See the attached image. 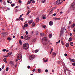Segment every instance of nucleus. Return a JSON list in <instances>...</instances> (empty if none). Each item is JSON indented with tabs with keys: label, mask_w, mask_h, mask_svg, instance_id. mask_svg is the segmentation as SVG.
I'll list each match as a JSON object with an SVG mask.
<instances>
[{
	"label": "nucleus",
	"mask_w": 75,
	"mask_h": 75,
	"mask_svg": "<svg viewBox=\"0 0 75 75\" xmlns=\"http://www.w3.org/2000/svg\"><path fill=\"white\" fill-rule=\"evenodd\" d=\"M49 24L50 25H52L53 24V22H52V21H50L49 23Z\"/></svg>",
	"instance_id": "obj_14"
},
{
	"label": "nucleus",
	"mask_w": 75,
	"mask_h": 75,
	"mask_svg": "<svg viewBox=\"0 0 75 75\" xmlns=\"http://www.w3.org/2000/svg\"><path fill=\"white\" fill-rule=\"evenodd\" d=\"M32 3L33 4H34V3H35V1L34 0H33L32 1Z\"/></svg>",
	"instance_id": "obj_41"
},
{
	"label": "nucleus",
	"mask_w": 75,
	"mask_h": 75,
	"mask_svg": "<svg viewBox=\"0 0 75 75\" xmlns=\"http://www.w3.org/2000/svg\"><path fill=\"white\" fill-rule=\"evenodd\" d=\"M4 62H5L6 63H7V59H6V58H4Z\"/></svg>",
	"instance_id": "obj_19"
},
{
	"label": "nucleus",
	"mask_w": 75,
	"mask_h": 75,
	"mask_svg": "<svg viewBox=\"0 0 75 75\" xmlns=\"http://www.w3.org/2000/svg\"><path fill=\"white\" fill-rule=\"evenodd\" d=\"M30 68V66H28V69H29V68Z\"/></svg>",
	"instance_id": "obj_61"
},
{
	"label": "nucleus",
	"mask_w": 75,
	"mask_h": 75,
	"mask_svg": "<svg viewBox=\"0 0 75 75\" xmlns=\"http://www.w3.org/2000/svg\"><path fill=\"white\" fill-rule=\"evenodd\" d=\"M60 41H61V40H59L58 42H56L57 44H58V43H59V42H60Z\"/></svg>",
	"instance_id": "obj_38"
},
{
	"label": "nucleus",
	"mask_w": 75,
	"mask_h": 75,
	"mask_svg": "<svg viewBox=\"0 0 75 75\" xmlns=\"http://www.w3.org/2000/svg\"><path fill=\"white\" fill-rule=\"evenodd\" d=\"M72 38H69V41H72Z\"/></svg>",
	"instance_id": "obj_25"
},
{
	"label": "nucleus",
	"mask_w": 75,
	"mask_h": 75,
	"mask_svg": "<svg viewBox=\"0 0 75 75\" xmlns=\"http://www.w3.org/2000/svg\"><path fill=\"white\" fill-rule=\"evenodd\" d=\"M70 44L71 46H73L74 45V44H73V42H71L70 43Z\"/></svg>",
	"instance_id": "obj_33"
},
{
	"label": "nucleus",
	"mask_w": 75,
	"mask_h": 75,
	"mask_svg": "<svg viewBox=\"0 0 75 75\" xmlns=\"http://www.w3.org/2000/svg\"><path fill=\"white\" fill-rule=\"evenodd\" d=\"M40 35L41 36H44V33H41L40 34Z\"/></svg>",
	"instance_id": "obj_27"
},
{
	"label": "nucleus",
	"mask_w": 75,
	"mask_h": 75,
	"mask_svg": "<svg viewBox=\"0 0 75 75\" xmlns=\"http://www.w3.org/2000/svg\"><path fill=\"white\" fill-rule=\"evenodd\" d=\"M44 62H48V59H47L46 60H45Z\"/></svg>",
	"instance_id": "obj_31"
},
{
	"label": "nucleus",
	"mask_w": 75,
	"mask_h": 75,
	"mask_svg": "<svg viewBox=\"0 0 75 75\" xmlns=\"http://www.w3.org/2000/svg\"><path fill=\"white\" fill-rule=\"evenodd\" d=\"M10 64L11 65V66H13L14 65V63H13V62H10Z\"/></svg>",
	"instance_id": "obj_12"
},
{
	"label": "nucleus",
	"mask_w": 75,
	"mask_h": 75,
	"mask_svg": "<svg viewBox=\"0 0 75 75\" xmlns=\"http://www.w3.org/2000/svg\"><path fill=\"white\" fill-rule=\"evenodd\" d=\"M8 57V56L7 55H4V57H5V58H7V57Z\"/></svg>",
	"instance_id": "obj_24"
},
{
	"label": "nucleus",
	"mask_w": 75,
	"mask_h": 75,
	"mask_svg": "<svg viewBox=\"0 0 75 75\" xmlns=\"http://www.w3.org/2000/svg\"><path fill=\"white\" fill-rule=\"evenodd\" d=\"M28 48H29V44L28 43H25L23 45V48L24 50H27Z\"/></svg>",
	"instance_id": "obj_1"
},
{
	"label": "nucleus",
	"mask_w": 75,
	"mask_h": 75,
	"mask_svg": "<svg viewBox=\"0 0 75 75\" xmlns=\"http://www.w3.org/2000/svg\"><path fill=\"white\" fill-rule=\"evenodd\" d=\"M36 21H40V19L39 18H38L36 19Z\"/></svg>",
	"instance_id": "obj_20"
},
{
	"label": "nucleus",
	"mask_w": 75,
	"mask_h": 75,
	"mask_svg": "<svg viewBox=\"0 0 75 75\" xmlns=\"http://www.w3.org/2000/svg\"><path fill=\"white\" fill-rule=\"evenodd\" d=\"M71 28H74V26H73V25H72L71 26Z\"/></svg>",
	"instance_id": "obj_59"
},
{
	"label": "nucleus",
	"mask_w": 75,
	"mask_h": 75,
	"mask_svg": "<svg viewBox=\"0 0 75 75\" xmlns=\"http://www.w3.org/2000/svg\"><path fill=\"white\" fill-rule=\"evenodd\" d=\"M47 37L44 38L42 39V41L44 44H47L48 43V40H47Z\"/></svg>",
	"instance_id": "obj_2"
},
{
	"label": "nucleus",
	"mask_w": 75,
	"mask_h": 75,
	"mask_svg": "<svg viewBox=\"0 0 75 75\" xmlns=\"http://www.w3.org/2000/svg\"><path fill=\"white\" fill-rule=\"evenodd\" d=\"M66 46L67 47H69V43H67L66 44Z\"/></svg>",
	"instance_id": "obj_23"
},
{
	"label": "nucleus",
	"mask_w": 75,
	"mask_h": 75,
	"mask_svg": "<svg viewBox=\"0 0 75 75\" xmlns=\"http://www.w3.org/2000/svg\"><path fill=\"white\" fill-rule=\"evenodd\" d=\"M20 20H21L22 21H23V18H20Z\"/></svg>",
	"instance_id": "obj_49"
},
{
	"label": "nucleus",
	"mask_w": 75,
	"mask_h": 75,
	"mask_svg": "<svg viewBox=\"0 0 75 75\" xmlns=\"http://www.w3.org/2000/svg\"><path fill=\"white\" fill-rule=\"evenodd\" d=\"M14 6H15V4H11V6L12 7H14Z\"/></svg>",
	"instance_id": "obj_37"
},
{
	"label": "nucleus",
	"mask_w": 75,
	"mask_h": 75,
	"mask_svg": "<svg viewBox=\"0 0 75 75\" xmlns=\"http://www.w3.org/2000/svg\"><path fill=\"white\" fill-rule=\"evenodd\" d=\"M18 2L19 3H20V4H21V1L20 0H19Z\"/></svg>",
	"instance_id": "obj_42"
},
{
	"label": "nucleus",
	"mask_w": 75,
	"mask_h": 75,
	"mask_svg": "<svg viewBox=\"0 0 75 75\" xmlns=\"http://www.w3.org/2000/svg\"><path fill=\"white\" fill-rule=\"evenodd\" d=\"M67 71H68L69 72H71V70L68 69V68H67L65 66H64V73H65V74H66V72H67V71H66V70Z\"/></svg>",
	"instance_id": "obj_4"
},
{
	"label": "nucleus",
	"mask_w": 75,
	"mask_h": 75,
	"mask_svg": "<svg viewBox=\"0 0 75 75\" xmlns=\"http://www.w3.org/2000/svg\"><path fill=\"white\" fill-rule=\"evenodd\" d=\"M67 55H68V54H64V56H65V57H67Z\"/></svg>",
	"instance_id": "obj_48"
},
{
	"label": "nucleus",
	"mask_w": 75,
	"mask_h": 75,
	"mask_svg": "<svg viewBox=\"0 0 75 75\" xmlns=\"http://www.w3.org/2000/svg\"><path fill=\"white\" fill-rule=\"evenodd\" d=\"M4 35H7V33H4Z\"/></svg>",
	"instance_id": "obj_39"
},
{
	"label": "nucleus",
	"mask_w": 75,
	"mask_h": 75,
	"mask_svg": "<svg viewBox=\"0 0 75 75\" xmlns=\"http://www.w3.org/2000/svg\"><path fill=\"white\" fill-rule=\"evenodd\" d=\"M34 58H35V56H34V55H32L30 57V60H31V59H33Z\"/></svg>",
	"instance_id": "obj_7"
},
{
	"label": "nucleus",
	"mask_w": 75,
	"mask_h": 75,
	"mask_svg": "<svg viewBox=\"0 0 75 75\" xmlns=\"http://www.w3.org/2000/svg\"><path fill=\"white\" fill-rule=\"evenodd\" d=\"M4 5H6V2H4Z\"/></svg>",
	"instance_id": "obj_53"
},
{
	"label": "nucleus",
	"mask_w": 75,
	"mask_h": 75,
	"mask_svg": "<svg viewBox=\"0 0 75 75\" xmlns=\"http://www.w3.org/2000/svg\"><path fill=\"white\" fill-rule=\"evenodd\" d=\"M18 10H17V9H15V12H17V11H18Z\"/></svg>",
	"instance_id": "obj_57"
},
{
	"label": "nucleus",
	"mask_w": 75,
	"mask_h": 75,
	"mask_svg": "<svg viewBox=\"0 0 75 75\" xmlns=\"http://www.w3.org/2000/svg\"><path fill=\"white\" fill-rule=\"evenodd\" d=\"M45 18H46L44 16V17H43V19H45Z\"/></svg>",
	"instance_id": "obj_55"
},
{
	"label": "nucleus",
	"mask_w": 75,
	"mask_h": 75,
	"mask_svg": "<svg viewBox=\"0 0 75 75\" xmlns=\"http://www.w3.org/2000/svg\"><path fill=\"white\" fill-rule=\"evenodd\" d=\"M6 51V49H4L3 50V51L4 52H5Z\"/></svg>",
	"instance_id": "obj_51"
},
{
	"label": "nucleus",
	"mask_w": 75,
	"mask_h": 75,
	"mask_svg": "<svg viewBox=\"0 0 75 75\" xmlns=\"http://www.w3.org/2000/svg\"><path fill=\"white\" fill-rule=\"evenodd\" d=\"M8 67H6V71H8Z\"/></svg>",
	"instance_id": "obj_40"
},
{
	"label": "nucleus",
	"mask_w": 75,
	"mask_h": 75,
	"mask_svg": "<svg viewBox=\"0 0 75 75\" xmlns=\"http://www.w3.org/2000/svg\"><path fill=\"white\" fill-rule=\"evenodd\" d=\"M61 18H54V20H55V21H56L57 20H60Z\"/></svg>",
	"instance_id": "obj_10"
},
{
	"label": "nucleus",
	"mask_w": 75,
	"mask_h": 75,
	"mask_svg": "<svg viewBox=\"0 0 75 75\" xmlns=\"http://www.w3.org/2000/svg\"><path fill=\"white\" fill-rule=\"evenodd\" d=\"M27 8L28 9H29V10H30V7H29V6H27Z\"/></svg>",
	"instance_id": "obj_58"
},
{
	"label": "nucleus",
	"mask_w": 75,
	"mask_h": 75,
	"mask_svg": "<svg viewBox=\"0 0 75 75\" xmlns=\"http://www.w3.org/2000/svg\"><path fill=\"white\" fill-rule=\"evenodd\" d=\"M33 72H35V69H34L32 71Z\"/></svg>",
	"instance_id": "obj_47"
},
{
	"label": "nucleus",
	"mask_w": 75,
	"mask_h": 75,
	"mask_svg": "<svg viewBox=\"0 0 75 75\" xmlns=\"http://www.w3.org/2000/svg\"><path fill=\"white\" fill-rule=\"evenodd\" d=\"M7 3H10V2L8 0L7 1Z\"/></svg>",
	"instance_id": "obj_63"
},
{
	"label": "nucleus",
	"mask_w": 75,
	"mask_h": 75,
	"mask_svg": "<svg viewBox=\"0 0 75 75\" xmlns=\"http://www.w3.org/2000/svg\"><path fill=\"white\" fill-rule=\"evenodd\" d=\"M53 50V49H51V50L50 52V54H51V53L52 52V50Z\"/></svg>",
	"instance_id": "obj_52"
},
{
	"label": "nucleus",
	"mask_w": 75,
	"mask_h": 75,
	"mask_svg": "<svg viewBox=\"0 0 75 75\" xmlns=\"http://www.w3.org/2000/svg\"><path fill=\"white\" fill-rule=\"evenodd\" d=\"M71 23H72V21H69V25H70V24H71Z\"/></svg>",
	"instance_id": "obj_34"
},
{
	"label": "nucleus",
	"mask_w": 75,
	"mask_h": 75,
	"mask_svg": "<svg viewBox=\"0 0 75 75\" xmlns=\"http://www.w3.org/2000/svg\"><path fill=\"white\" fill-rule=\"evenodd\" d=\"M69 59V60H70V61H71V62H75V60H74V59H72L71 58H70Z\"/></svg>",
	"instance_id": "obj_13"
},
{
	"label": "nucleus",
	"mask_w": 75,
	"mask_h": 75,
	"mask_svg": "<svg viewBox=\"0 0 75 75\" xmlns=\"http://www.w3.org/2000/svg\"><path fill=\"white\" fill-rule=\"evenodd\" d=\"M42 27L43 28H45V27H46V26L43 25V26H42Z\"/></svg>",
	"instance_id": "obj_43"
},
{
	"label": "nucleus",
	"mask_w": 75,
	"mask_h": 75,
	"mask_svg": "<svg viewBox=\"0 0 75 75\" xmlns=\"http://www.w3.org/2000/svg\"><path fill=\"white\" fill-rule=\"evenodd\" d=\"M63 2V0H58L56 1L57 4H60Z\"/></svg>",
	"instance_id": "obj_5"
},
{
	"label": "nucleus",
	"mask_w": 75,
	"mask_h": 75,
	"mask_svg": "<svg viewBox=\"0 0 75 75\" xmlns=\"http://www.w3.org/2000/svg\"><path fill=\"white\" fill-rule=\"evenodd\" d=\"M19 42L21 45H22V42H21V40H20L19 41Z\"/></svg>",
	"instance_id": "obj_26"
},
{
	"label": "nucleus",
	"mask_w": 75,
	"mask_h": 75,
	"mask_svg": "<svg viewBox=\"0 0 75 75\" xmlns=\"http://www.w3.org/2000/svg\"><path fill=\"white\" fill-rule=\"evenodd\" d=\"M12 54V52H10L8 54V55L9 56V55H11Z\"/></svg>",
	"instance_id": "obj_22"
},
{
	"label": "nucleus",
	"mask_w": 75,
	"mask_h": 75,
	"mask_svg": "<svg viewBox=\"0 0 75 75\" xmlns=\"http://www.w3.org/2000/svg\"><path fill=\"white\" fill-rule=\"evenodd\" d=\"M49 38H51L52 37V35L50 34L49 35Z\"/></svg>",
	"instance_id": "obj_28"
},
{
	"label": "nucleus",
	"mask_w": 75,
	"mask_h": 75,
	"mask_svg": "<svg viewBox=\"0 0 75 75\" xmlns=\"http://www.w3.org/2000/svg\"><path fill=\"white\" fill-rule=\"evenodd\" d=\"M53 16H56V14L54 13L53 14Z\"/></svg>",
	"instance_id": "obj_60"
},
{
	"label": "nucleus",
	"mask_w": 75,
	"mask_h": 75,
	"mask_svg": "<svg viewBox=\"0 0 75 75\" xmlns=\"http://www.w3.org/2000/svg\"><path fill=\"white\" fill-rule=\"evenodd\" d=\"M48 70L47 69H46L45 70V72H48Z\"/></svg>",
	"instance_id": "obj_50"
},
{
	"label": "nucleus",
	"mask_w": 75,
	"mask_h": 75,
	"mask_svg": "<svg viewBox=\"0 0 75 75\" xmlns=\"http://www.w3.org/2000/svg\"><path fill=\"white\" fill-rule=\"evenodd\" d=\"M33 0H30V1H28L27 4H29L31 3V1H32Z\"/></svg>",
	"instance_id": "obj_18"
},
{
	"label": "nucleus",
	"mask_w": 75,
	"mask_h": 75,
	"mask_svg": "<svg viewBox=\"0 0 75 75\" xmlns=\"http://www.w3.org/2000/svg\"><path fill=\"white\" fill-rule=\"evenodd\" d=\"M74 27L75 26V25L74 23L73 24V25H72Z\"/></svg>",
	"instance_id": "obj_56"
},
{
	"label": "nucleus",
	"mask_w": 75,
	"mask_h": 75,
	"mask_svg": "<svg viewBox=\"0 0 75 75\" xmlns=\"http://www.w3.org/2000/svg\"><path fill=\"white\" fill-rule=\"evenodd\" d=\"M25 33H26V35H27V34H28V32L27 31H26Z\"/></svg>",
	"instance_id": "obj_54"
},
{
	"label": "nucleus",
	"mask_w": 75,
	"mask_h": 75,
	"mask_svg": "<svg viewBox=\"0 0 75 75\" xmlns=\"http://www.w3.org/2000/svg\"><path fill=\"white\" fill-rule=\"evenodd\" d=\"M31 38V36L29 35H25L24 36V38L25 40H28Z\"/></svg>",
	"instance_id": "obj_3"
},
{
	"label": "nucleus",
	"mask_w": 75,
	"mask_h": 75,
	"mask_svg": "<svg viewBox=\"0 0 75 75\" xmlns=\"http://www.w3.org/2000/svg\"><path fill=\"white\" fill-rule=\"evenodd\" d=\"M21 54H19L17 57V58L19 59V60H20V59H21V58H22V57H21Z\"/></svg>",
	"instance_id": "obj_6"
},
{
	"label": "nucleus",
	"mask_w": 75,
	"mask_h": 75,
	"mask_svg": "<svg viewBox=\"0 0 75 75\" xmlns=\"http://www.w3.org/2000/svg\"><path fill=\"white\" fill-rule=\"evenodd\" d=\"M42 3H45V0H42Z\"/></svg>",
	"instance_id": "obj_35"
},
{
	"label": "nucleus",
	"mask_w": 75,
	"mask_h": 75,
	"mask_svg": "<svg viewBox=\"0 0 75 75\" xmlns=\"http://www.w3.org/2000/svg\"><path fill=\"white\" fill-rule=\"evenodd\" d=\"M52 55L53 57H55V56L57 55V54H56V53H55V52H53L52 53Z\"/></svg>",
	"instance_id": "obj_15"
},
{
	"label": "nucleus",
	"mask_w": 75,
	"mask_h": 75,
	"mask_svg": "<svg viewBox=\"0 0 75 75\" xmlns=\"http://www.w3.org/2000/svg\"><path fill=\"white\" fill-rule=\"evenodd\" d=\"M31 12V11H28V13L27 14V15H28V14H29Z\"/></svg>",
	"instance_id": "obj_36"
},
{
	"label": "nucleus",
	"mask_w": 75,
	"mask_h": 75,
	"mask_svg": "<svg viewBox=\"0 0 75 75\" xmlns=\"http://www.w3.org/2000/svg\"><path fill=\"white\" fill-rule=\"evenodd\" d=\"M61 43L63 45H64V42H63V41H62Z\"/></svg>",
	"instance_id": "obj_44"
},
{
	"label": "nucleus",
	"mask_w": 75,
	"mask_h": 75,
	"mask_svg": "<svg viewBox=\"0 0 75 75\" xmlns=\"http://www.w3.org/2000/svg\"><path fill=\"white\" fill-rule=\"evenodd\" d=\"M38 72L39 73H40V72H41V69H38Z\"/></svg>",
	"instance_id": "obj_32"
},
{
	"label": "nucleus",
	"mask_w": 75,
	"mask_h": 75,
	"mask_svg": "<svg viewBox=\"0 0 75 75\" xmlns=\"http://www.w3.org/2000/svg\"><path fill=\"white\" fill-rule=\"evenodd\" d=\"M64 33V31H63V29H61V31L60 32V35L61 36L62 35V34Z\"/></svg>",
	"instance_id": "obj_8"
},
{
	"label": "nucleus",
	"mask_w": 75,
	"mask_h": 75,
	"mask_svg": "<svg viewBox=\"0 0 75 75\" xmlns=\"http://www.w3.org/2000/svg\"><path fill=\"white\" fill-rule=\"evenodd\" d=\"M72 65L73 66H75V62H74L72 64Z\"/></svg>",
	"instance_id": "obj_46"
},
{
	"label": "nucleus",
	"mask_w": 75,
	"mask_h": 75,
	"mask_svg": "<svg viewBox=\"0 0 75 75\" xmlns=\"http://www.w3.org/2000/svg\"><path fill=\"white\" fill-rule=\"evenodd\" d=\"M25 25H24V27H28V24H24Z\"/></svg>",
	"instance_id": "obj_21"
},
{
	"label": "nucleus",
	"mask_w": 75,
	"mask_h": 75,
	"mask_svg": "<svg viewBox=\"0 0 75 75\" xmlns=\"http://www.w3.org/2000/svg\"><path fill=\"white\" fill-rule=\"evenodd\" d=\"M38 52V50H35V53H37V52Z\"/></svg>",
	"instance_id": "obj_30"
},
{
	"label": "nucleus",
	"mask_w": 75,
	"mask_h": 75,
	"mask_svg": "<svg viewBox=\"0 0 75 75\" xmlns=\"http://www.w3.org/2000/svg\"><path fill=\"white\" fill-rule=\"evenodd\" d=\"M32 26L33 27H34L35 26V23L34 22H33L32 24Z\"/></svg>",
	"instance_id": "obj_17"
},
{
	"label": "nucleus",
	"mask_w": 75,
	"mask_h": 75,
	"mask_svg": "<svg viewBox=\"0 0 75 75\" xmlns=\"http://www.w3.org/2000/svg\"><path fill=\"white\" fill-rule=\"evenodd\" d=\"M75 5V3H73L71 6L70 7V8H74V5Z\"/></svg>",
	"instance_id": "obj_9"
},
{
	"label": "nucleus",
	"mask_w": 75,
	"mask_h": 75,
	"mask_svg": "<svg viewBox=\"0 0 75 75\" xmlns=\"http://www.w3.org/2000/svg\"><path fill=\"white\" fill-rule=\"evenodd\" d=\"M15 8H18V6H16V7H15Z\"/></svg>",
	"instance_id": "obj_62"
},
{
	"label": "nucleus",
	"mask_w": 75,
	"mask_h": 75,
	"mask_svg": "<svg viewBox=\"0 0 75 75\" xmlns=\"http://www.w3.org/2000/svg\"><path fill=\"white\" fill-rule=\"evenodd\" d=\"M21 38L22 39H24V37L23 36H21Z\"/></svg>",
	"instance_id": "obj_45"
},
{
	"label": "nucleus",
	"mask_w": 75,
	"mask_h": 75,
	"mask_svg": "<svg viewBox=\"0 0 75 75\" xmlns=\"http://www.w3.org/2000/svg\"><path fill=\"white\" fill-rule=\"evenodd\" d=\"M33 21L32 20H30L28 22V23L29 24H31V23H32V22H33Z\"/></svg>",
	"instance_id": "obj_16"
},
{
	"label": "nucleus",
	"mask_w": 75,
	"mask_h": 75,
	"mask_svg": "<svg viewBox=\"0 0 75 75\" xmlns=\"http://www.w3.org/2000/svg\"><path fill=\"white\" fill-rule=\"evenodd\" d=\"M73 31H74V32H75V28L74 29Z\"/></svg>",
	"instance_id": "obj_64"
},
{
	"label": "nucleus",
	"mask_w": 75,
	"mask_h": 75,
	"mask_svg": "<svg viewBox=\"0 0 75 75\" xmlns=\"http://www.w3.org/2000/svg\"><path fill=\"white\" fill-rule=\"evenodd\" d=\"M54 10H55V8L54 7L52 8L51 9V10L50 12V14H51V13H52V11H54Z\"/></svg>",
	"instance_id": "obj_11"
},
{
	"label": "nucleus",
	"mask_w": 75,
	"mask_h": 75,
	"mask_svg": "<svg viewBox=\"0 0 75 75\" xmlns=\"http://www.w3.org/2000/svg\"><path fill=\"white\" fill-rule=\"evenodd\" d=\"M8 40V41H10L11 40V39L10 38H7Z\"/></svg>",
	"instance_id": "obj_29"
}]
</instances>
